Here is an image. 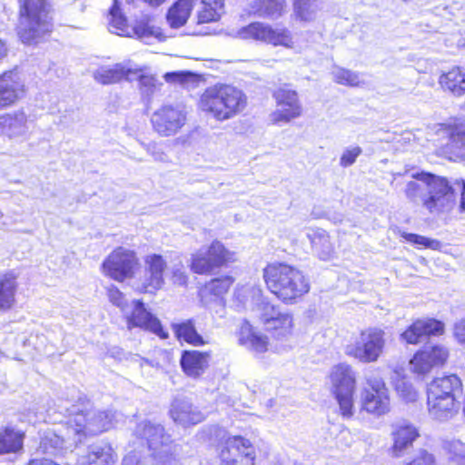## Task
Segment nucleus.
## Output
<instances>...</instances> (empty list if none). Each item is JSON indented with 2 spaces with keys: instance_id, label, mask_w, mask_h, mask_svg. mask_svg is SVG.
<instances>
[{
  "instance_id": "4468645a",
  "label": "nucleus",
  "mask_w": 465,
  "mask_h": 465,
  "mask_svg": "<svg viewBox=\"0 0 465 465\" xmlns=\"http://www.w3.org/2000/svg\"><path fill=\"white\" fill-rule=\"evenodd\" d=\"M186 113L179 106L163 105L152 115L153 130L162 136L176 134L186 123Z\"/></svg>"
},
{
  "instance_id": "e433bc0d",
  "label": "nucleus",
  "mask_w": 465,
  "mask_h": 465,
  "mask_svg": "<svg viewBox=\"0 0 465 465\" xmlns=\"http://www.w3.org/2000/svg\"><path fill=\"white\" fill-rule=\"evenodd\" d=\"M131 30L138 38L159 37L163 35L161 27L156 24L155 19L151 16L137 20Z\"/></svg>"
},
{
  "instance_id": "0eeeda50",
  "label": "nucleus",
  "mask_w": 465,
  "mask_h": 465,
  "mask_svg": "<svg viewBox=\"0 0 465 465\" xmlns=\"http://www.w3.org/2000/svg\"><path fill=\"white\" fill-rule=\"evenodd\" d=\"M385 332L377 328L366 329L348 344L345 353L362 363L376 362L383 353Z\"/></svg>"
},
{
  "instance_id": "9b49d317",
  "label": "nucleus",
  "mask_w": 465,
  "mask_h": 465,
  "mask_svg": "<svg viewBox=\"0 0 465 465\" xmlns=\"http://www.w3.org/2000/svg\"><path fill=\"white\" fill-rule=\"evenodd\" d=\"M219 457L221 465H254L256 452L249 439L235 435L225 440Z\"/></svg>"
},
{
  "instance_id": "bf43d9fd",
  "label": "nucleus",
  "mask_w": 465,
  "mask_h": 465,
  "mask_svg": "<svg viewBox=\"0 0 465 465\" xmlns=\"http://www.w3.org/2000/svg\"><path fill=\"white\" fill-rule=\"evenodd\" d=\"M460 458H449L448 465H465V458L462 459V462Z\"/></svg>"
},
{
  "instance_id": "dca6fc26",
  "label": "nucleus",
  "mask_w": 465,
  "mask_h": 465,
  "mask_svg": "<svg viewBox=\"0 0 465 465\" xmlns=\"http://www.w3.org/2000/svg\"><path fill=\"white\" fill-rule=\"evenodd\" d=\"M449 357V351L442 345H430L417 351L410 361L411 370L417 375H426L434 367L443 365Z\"/></svg>"
},
{
  "instance_id": "7c9ffc66",
  "label": "nucleus",
  "mask_w": 465,
  "mask_h": 465,
  "mask_svg": "<svg viewBox=\"0 0 465 465\" xmlns=\"http://www.w3.org/2000/svg\"><path fill=\"white\" fill-rule=\"evenodd\" d=\"M439 84L452 95L462 96L465 94V72L460 67H454L440 76Z\"/></svg>"
},
{
  "instance_id": "b1692460",
  "label": "nucleus",
  "mask_w": 465,
  "mask_h": 465,
  "mask_svg": "<svg viewBox=\"0 0 465 465\" xmlns=\"http://www.w3.org/2000/svg\"><path fill=\"white\" fill-rule=\"evenodd\" d=\"M444 325L441 322L434 319H420L415 321L401 338L409 344L419 343L423 337L438 335L443 332Z\"/></svg>"
},
{
  "instance_id": "7ed1b4c3",
  "label": "nucleus",
  "mask_w": 465,
  "mask_h": 465,
  "mask_svg": "<svg viewBox=\"0 0 465 465\" xmlns=\"http://www.w3.org/2000/svg\"><path fill=\"white\" fill-rule=\"evenodd\" d=\"M415 181L407 183L406 196L416 201L428 191V197L423 198V205L432 214H439L450 211L454 206V192L448 181L443 177L434 176L430 173H417L413 175Z\"/></svg>"
},
{
  "instance_id": "a18cd8bd",
  "label": "nucleus",
  "mask_w": 465,
  "mask_h": 465,
  "mask_svg": "<svg viewBox=\"0 0 465 465\" xmlns=\"http://www.w3.org/2000/svg\"><path fill=\"white\" fill-rule=\"evenodd\" d=\"M140 70V73H137V74L133 76V80L136 79L139 84V88L147 94H153L157 86L158 82L155 76L152 74H145L143 73L142 68H138Z\"/></svg>"
},
{
  "instance_id": "72a5a7b5",
  "label": "nucleus",
  "mask_w": 465,
  "mask_h": 465,
  "mask_svg": "<svg viewBox=\"0 0 465 465\" xmlns=\"http://www.w3.org/2000/svg\"><path fill=\"white\" fill-rule=\"evenodd\" d=\"M202 6L197 11L196 22L205 25L218 22L224 8V0H201Z\"/></svg>"
},
{
  "instance_id": "20e7f679",
  "label": "nucleus",
  "mask_w": 465,
  "mask_h": 465,
  "mask_svg": "<svg viewBox=\"0 0 465 465\" xmlns=\"http://www.w3.org/2000/svg\"><path fill=\"white\" fill-rule=\"evenodd\" d=\"M331 393L334 396L341 415L344 419L353 416V395L356 389V375L352 367L347 363L333 366L330 372Z\"/></svg>"
},
{
  "instance_id": "58836bf2",
  "label": "nucleus",
  "mask_w": 465,
  "mask_h": 465,
  "mask_svg": "<svg viewBox=\"0 0 465 465\" xmlns=\"http://www.w3.org/2000/svg\"><path fill=\"white\" fill-rule=\"evenodd\" d=\"M321 5V0H295L296 16L302 21H312L316 17Z\"/></svg>"
},
{
  "instance_id": "1a4fd4ad",
  "label": "nucleus",
  "mask_w": 465,
  "mask_h": 465,
  "mask_svg": "<svg viewBox=\"0 0 465 465\" xmlns=\"http://www.w3.org/2000/svg\"><path fill=\"white\" fill-rule=\"evenodd\" d=\"M143 437L146 440L152 458L159 465H171L177 460L176 445L165 435L163 428L147 424L143 428Z\"/></svg>"
},
{
  "instance_id": "c03bdc74",
  "label": "nucleus",
  "mask_w": 465,
  "mask_h": 465,
  "mask_svg": "<svg viewBox=\"0 0 465 465\" xmlns=\"http://www.w3.org/2000/svg\"><path fill=\"white\" fill-rule=\"evenodd\" d=\"M26 117L23 111L0 114V127L13 129L25 123Z\"/></svg>"
},
{
  "instance_id": "aec40b11",
  "label": "nucleus",
  "mask_w": 465,
  "mask_h": 465,
  "mask_svg": "<svg viewBox=\"0 0 465 465\" xmlns=\"http://www.w3.org/2000/svg\"><path fill=\"white\" fill-rule=\"evenodd\" d=\"M392 445L391 455L394 458L402 457L412 447L413 442L420 436L418 429L409 421H400L392 427Z\"/></svg>"
},
{
  "instance_id": "a878e982",
  "label": "nucleus",
  "mask_w": 465,
  "mask_h": 465,
  "mask_svg": "<svg viewBox=\"0 0 465 465\" xmlns=\"http://www.w3.org/2000/svg\"><path fill=\"white\" fill-rule=\"evenodd\" d=\"M18 279L19 274L14 270L0 274V312H8L16 307Z\"/></svg>"
},
{
  "instance_id": "9d476101",
  "label": "nucleus",
  "mask_w": 465,
  "mask_h": 465,
  "mask_svg": "<svg viewBox=\"0 0 465 465\" xmlns=\"http://www.w3.org/2000/svg\"><path fill=\"white\" fill-rule=\"evenodd\" d=\"M143 277L138 291L143 294L156 295L165 286V274L168 269L166 258L156 252L146 254L143 259Z\"/></svg>"
},
{
  "instance_id": "052dcab7",
  "label": "nucleus",
  "mask_w": 465,
  "mask_h": 465,
  "mask_svg": "<svg viewBox=\"0 0 465 465\" xmlns=\"http://www.w3.org/2000/svg\"><path fill=\"white\" fill-rule=\"evenodd\" d=\"M146 4H148L150 6H159L163 5L167 0H143Z\"/></svg>"
},
{
  "instance_id": "c756f323",
  "label": "nucleus",
  "mask_w": 465,
  "mask_h": 465,
  "mask_svg": "<svg viewBox=\"0 0 465 465\" xmlns=\"http://www.w3.org/2000/svg\"><path fill=\"white\" fill-rule=\"evenodd\" d=\"M172 329L177 341L194 347H201L207 342L198 332L193 319L172 324Z\"/></svg>"
},
{
  "instance_id": "2f4dec72",
  "label": "nucleus",
  "mask_w": 465,
  "mask_h": 465,
  "mask_svg": "<svg viewBox=\"0 0 465 465\" xmlns=\"http://www.w3.org/2000/svg\"><path fill=\"white\" fill-rule=\"evenodd\" d=\"M108 28L118 35H130L131 26L127 17L122 11L120 0H113L112 5L108 10Z\"/></svg>"
},
{
  "instance_id": "6e6552de",
  "label": "nucleus",
  "mask_w": 465,
  "mask_h": 465,
  "mask_svg": "<svg viewBox=\"0 0 465 465\" xmlns=\"http://www.w3.org/2000/svg\"><path fill=\"white\" fill-rule=\"evenodd\" d=\"M361 411L376 417L388 413L391 410L389 390L381 378L368 377L360 394Z\"/></svg>"
},
{
  "instance_id": "f3484780",
  "label": "nucleus",
  "mask_w": 465,
  "mask_h": 465,
  "mask_svg": "<svg viewBox=\"0 0 465 465\" xmlns=\"http://www.w3.org/2000/svg\"><path fill=\"white\" fill-rule=\"evenodd\" d=\"M257 311L260 322L266 327V331L270 332L272 338L280 339L287 334L289 328L287 314L282 313L273 305L265 302L257 304Z\"/></svg>"
},
{
  "instance_id": "412c9836",
  "label": "nucleus",
  "mask_w": 465,
  "mask_h": 465,
  "mask_svg": "<svg viewBox=\"0 0 465 465\" xmlns=\"http://www.w3.org/2000/svg\"><path fill=\"white\" fill-rule=\"evenodd\" d=\"M263 278L266 286L272 292L280 298L286 294L291 285V267L284 263H271L263 270Z\"/></svg>"
},
{
  "instance_id": "3c124183",
  "label": "nucleus",
  "mask_w": 465,
  "mask_h": 465,
  "mask_svg": "<svg viewBox=\"0 0 465 465\" xmlns=\"http://www.w3.org/2000/svg\"><path fill=\"white\" fill-rule=\"evenodd\" d=\"M407 465H435V459L433 455L427 450H420Z\"/></svg>"
},
{
  "instance_id": "4be33fe9",
  "label": "nucleus",
  "mask_w": 465,
  "mask_h": 465,
  "mask_svg": "<svg viewBox=\"0 0 465 465\" xmlns=\"http://www.w3.org/2000/svg\"><path fill=\"white\" fill-rule=\"evenodd\" d=\"M444 132L449 137L445 153L450 160L456 161L465 157V120L455 119L444 124Z\"/></svg>"
},
{
  "instance_id": "473e14b6",
  "label": "nucleus",
  "mask_w": 465,
  "mask_h": 465,
  "mask_svg": "<svg viewBox=\"0 0 465 465\" xmlns=\"http://www.w3.org/2000/svg\"><path fill=\"white\" fill-rule=\"evenodd\" d=\"M194 5L183 0H175L166 12V21L172 28L183 26L190 18Z\"/></svg>"
},
{
  "instance_id": "393cba45",
  "label": "nucleus",
  "mask_w": 465,
  "mask_h": 465,
  "mask_svg": "<svg viewBox=\"0 0 465 465\" xmlns=\"http://www.w3.org/2000/svg\"><path fill=\"white\" fill-rule=\"evenodd\" d=\"M238 343L257 353H264L269 348V338L260 333L247 320L241 322L238 332Z\"/></svg>"
},
{
  "instance_id": "39448f33",
  "label": "nucleus",
  "mask_w": 465,
  "mask_h": 465,
  "mask_svg": "<svg viewBox=\"0 0 465 465\" xmlns=\"http://www.w3.org/2000/svg\"><path fill=\"white\" fill-rule=\"evenodd\" d=\"M139 265V257L134 250L117 246L103 261L101 271L109 279L124 282L135 276Z\"/></svg>"
},
{
  "instance_id": "bb28decb",
  "label": "nucleus",
  "mask_w": 465,
  "mask_h": 465,
  "mask_svg": "<svg viewBox=\"0 0 465 465\" xmlns=\"http://www.w3.org/2000/svg\"><path fill=\"white\" fill-rule=\"evenodd\" d=\"M140 73L139 69L126 67L122 64L113 66H102L94 73V78L103 85L114 84L122 81H132L133 76Z\"/></svg>"
},
{
  "instance_id": "a19ab883",
  "label": "nucleus",
  "mask_w": 465,
  "mask_h": 465,
  "mask_svg": "<svg viewBox=\"0 0 465 465\" xmlns=\"http://www.w3.org/2000/svg\"><path fill=\"white\" fill-rule=\"evenodd\" d=\"M395 390L398 395L406 402H414L419 398L418 391L410 381L404 379L396 381Z\"/></svg>"
},
{
  "instance_id": "2eb2a0df",
  "label": "nucleus",
  "mask_w": 465,
  "mask_h": 465,
  "mask_svg": "<svg viewBox=\"0 0 465 465\" xmlns=\"http://www.w3.org/2000/svg\"><path fill=\"white\" fill-rule=\"evenodd\" d=\"M25 94V84L16 71L7 70L0 74V110L15 106Z\"/></svg>"
},
{
  "instance_id": "ea45409f",
  "label": "nucleus",
  "mask_w": 465,
  "mask_h": 465,
  "mask_svg": "<svg viewBox=\"0 0 465 465\" xmlns=\"http://www.w3.org/2000/svg\"><path fill=\"white\" fill-rule=\"evenodd\" d=\"M331 76L335 83L346 86L356 87L362 84L358 73L339 66L333 67Z\"/></svg>"
},
{
  "instance_id": "69168bd1",
  "label": "nucleus",
  "mask_w": 465,
  "mask_h": 465,
  "mask_svg": "<svg viewBox=\"0 0 465 465\" xmlns=\"http://www.w3.org/2000/svg\"><path fill=\"white\" fill-rule=\"evenodd\" d=\"M404 2H407L408 0H403Z\"/></svg>"
},
{
  "instance_id": "603ef678",
  "label": "nucleus",
  "mask_w": 465,
  "mask_h": 465,
  "mask_svg": "<svg viewBox=\"0 0 465 465\" xmlns=\"http://www.w3.org/2000/svg\"><path fill=\"white\" fill-rule=\"evenodd\" d=\"M453 335L457 342L465 348V317L454 324Z\"/></svg>"
},
{
  "instance_id": "13d9d810",
  "label": "nucleus",
  "mask_w": 465,
  "mask_h": 465,
  "mask_svg": "<svg viewBox=\"0 0 465 465\" xmlns=\"http://www.w3.org/2000/svg\"><path fill=\"white\" fill-rule=\"evenodd\" d=\"M295 95V93L292 92V118H295L297 116H300L302 114V108L300 104L296 103L293 96Z\"/></svg>"
},
{
  "instance_id": "5fc2aeb1",
  "label": "nucleus",
  "mask_w": 465,
  "mask_h": 465,
  "mask_svg": "<svg viewBox=\"0 0 465 465\" xmlns=\"http://www.w3.org/2000/svg\"><path fill=\"white\" fill-rule=\"evenodd\" d=\"M454 192V201L456 200V193L459 191L461 195L460 209L465 212V181L457 180L454 186L450 185Z\"/></svg>"
},
{
  "instance_id": "de8ad7c7",
  "label": "nucleus",
  "mask_w": 465,
  "mask_h": 465,
  "mask_svg": "<svg viewBox=\"0 0 465 465\" xmlns=\"http://www.w3.org/2000/svg\"><path fill=\"white\" fill-rule=\"evenodd\" d=\"M449 458H465V444L459 440H453L445 443ZM462 461V460H460Z\"/></svg>"
},
{
  "instance_id": "6ab92c4d",
  "label": "nucleus",
  "mask_w": 465,
  "mask_h": 465,
  "mask_svg": "<svg viewBox=\"0 0 465 465\" xmlns=\"http://www.w3.org/2000/svg\"><path fill=\"white\" fill-rule=\"evenodd\" d=\"M169 416L176 424L183 427L194 426L205 419L202 410L187 399L174 400L171 404Z\"/></svg>"
},
{
  "instance_id": "0e129e2a",
  "label": "nucleus",
  "mask_w": 465,
  "mask_h": 465,
  "mask_svg": "<svg viewBox=\"0 0 465 465\" xmlns=\"http://www.w3.org/2000/svg\"><path fill=\"white\" fill-rule=\"evenodd\" d=\"M179 76V74L177 73H172V74H167L165 75V78L168 80L170 77H178Z\"/></svg>"
},
{
  "instance_id": "49530a36",
  "label": "nucleus",
  "mask_w": 465,
  "mask_h": 465,
  "mask_svg": "<svg viewBox=\"0 0 465 465\" xmlns=\"http://www.w3.org/2000/svg\"><path fill=\"white\" fill-rule=\"evenodd\" d=\"M361 153L362 150L360 146L346 148L340 158V165L342 167L352 165Z\"/></svg>"
},
{
  "instance_id": "a211bd4d",
  "label": "nucleus",
  "mask_w": 465,
  "mask_h": 465,
  "mask_svg": "<svg viewBox=\"0 0 465 465\" xmlns=\"http://www.w3.org/2000/svg\"><path fill=\"white\" fill-rule=\"evenodd\" d=\"M240 34L243 39L265 42L273 45H286L288 40L286 29H272L260 22L247 25L241 29Z\"/></svg>"
},
{
  "instance_id": "79ce46f5",
  "label": "nucleus",
  "mask_w": 465,
  "mask_h": 465,
  "mask_svg": "<svg viewBox=\"0 0 465 465\" xmlns=\"http://www.w3.org/2000/svg\"><path fill=\"white\" fill-rule=\"evenodd\" d=\"M401 236L414 245H420L431 250H439L441 246L440 242L438 240L427 238L425 236L415 233L403 232L401 233Z\"/></svg>"
},
{
  "instance_id": "864d4df0",
  "label": "nucleus",
  "mask_w": 465,
  "mask_h": 465,
  "mask_svg": "<svg viewBox=\"0 0 465 465\" xmlns=\"http://www.w3.org/2000/svg\"><path fill=\"white\" fill-rule=\"evenodd\" d=\"M172 282L175 286H187L188 274L181 269H173L171 274Z\"/></svg>"
},
{
  "instance_id": "c9c22d12",
  "label": "nucleus",
  "mask_w": 465,
  "mask_h": 465,
  "mask_svg": "<svg viewBox=\"0 0 465 465\" xmlns=\"http://www.w3.org/2000/svg\"><path fill=\"white\" fill-rule=\"evenodd\" d=\"M314 251L321 260L328 261L333 257L334 248L330 236L323 230H318L311 237Z\"/></svg>"
},
{
  "instance_id": "f03ea898",
  "label": "nucleus",
  "mask_w": 465,
  "mask_h": 465,
  "mask_svg": "<svg viewBox=\"0 0 465 465\" xmlns=\"http://www.w3.org/2000/svg\"><path fill=\"white\" fill-rule=\"evenodd\" d=\"M247 97L237 87L216 83L206 87L200 94L197 108L204 115L217 122L232 119L246 108Z\"/></svg>"
},
{
  "instance_id": "4d7b16f0",
  "label": "nucleus",
  "mask_w": 465,
  "mask_h": 465,
  "mask_svg": "<svg viewBox=\"0 0 465 465\" xmlns=\"http://www.w3.org/2000/svg\"><path fill=\"white\" fill-rule=\"evenodd\" d=\"M272 121L274 123H279L281 121L288 122L290 120V114L289 112L281 113V112H274L272 114Z\"/></svg>"
},
{
  "instance_id": "cd10ccee",
  "label": "nucleus",
  "mask_w": 465,
  "mask_h": 465,
  "mask_svg": "<svg viewBox=\"0 0 465 465\" xmlns=\"http://www.w3.org/2000/svg\"><path fill=\"white\" fill-rule=\"evenodd\" d=\"M26 434L15 426H4L0 429V456L18 454L24 450Z\"/></svg>"
},
{
  "instance_id": "ddd939ff",
  "label": "nucleus",
  "mask_w": 465,
  "mask_h": 465,
  "mask_svg": "<svg viewBox=\"0 0 465 465\" xmlns=\"http://www.w3.org/2000/svg\"><path fill=\"white\" fill-rule=\"evenodd\" d=\"M458 398L454 394L427 387L428 412L431 419L447 421L456 416L460 410Z\"/></svg>"
},
{
  "instance_id": "f704fd0d",
  "label": "nucleus",
  "mask_w": 465,
  "mask_h": 465,
  "mask_svg": "<svg viewBox=\"0 0 465 465\" xmlns=\"http://www.w3.org/2000/svg\"><path fill=\"white\" fill-rule=\"evenodd\" d=\"M234 282V277L228 274L214 277L203 284L202 292L205 296L223 298L229 292Z\"/></svg>"
},
{
  "instance_id": "8fccbe9b",
  "label": "nucleus",
  "mask_w": 465,
  "mask_h": 465,
  "mask_svg": "<svg viewBox=\"0 0 465 465\" xmlns=\"http://www.w3.org/2000/svg\"><path fill=\"white\" fill-rule=\"evenodd\" d=\"M107 296L109 301L115 306L120 308L124 306V295L116 286H111L107 289Z\"/></svg>"
},
{
  "instance_id": "e2e57ef3",
  "label": "nucleus",
  "mask_w": 465,
  "mask_h": 465,
  "mask_svg": "<svg viewBox=\"0 0 465 465\" xmlns=\"http://www.w3.org/2000/svg\"><path fill=\"white\" fill-rule=\"evenodd\" d=\"M153 155L154 157V160L156 161H161V162H163L165 161V154L164 153L161 152V153H153Z\"/></svg>"
},
{
  "instance_id": "f8f14e48",
  "label": "nucleus",
  "mask_w": 465,
  "mask_h": 465,
  "mask_svg": "<svg viewBox=\"0 0 465 465\" xmlns=\"http://www.w3.org/2000/svg\"><path fill=\"white\" fill-rule=\"evenodd\" d=\"M132 304L133 310L125 318L128 330L139 328L161 340L169 338V332L163 328L160 319L146 309L142 300H134Z\"/></svg>"
},
{
  "instance_id": "4c0bfd02",
  "label": "nucleus",
  "mask_w": 465,
  "mask_h": 465,
  "mask_svg": "<svg viewBox=\"0 0 465 465\" xmlns=\"http://www.w3.org/2000/svg\"><path fill=\"white\" fill-rule=\"evenodd\" d=\"M428 386L450 392V394H454L456 397H460L462 391V382L455 374L435 378Z\"/></svg>"
},
{
  "instance_id": "37998d69",
  "label": "nucleus",
  "mask_w": 465,
  "mask_h": 465,
  "mask_svg": "<svg viewBox=\"0 0 465 465\" xmlns=\"http://www.w3.org/2000/svg\"><path fill=\"white\" fill-rule=\"evenodd\" d=\"M310 291L309 279L301 272L292 268V299Z\"/></svg>"
},
{
  "instance_id": "680f3d73",
  "label": "nucleus",
  "mask_w": 465,
  "mask_h": 465,
  "mask_svg": "<svg viewBox=\"0 0 465 465\" xmlns=\"http://www.w3.org/2000/svg\"><path fill=\"white\" fill-rule=\"evenodd\" d=\"M7 54L5 44L0 40V60H2Z\"/></svg>"
},
{
  "instance_id": "6e6d98bb",
  "label": "nucleus",
  "mask_w": 465,
  "mask_h": 465,
  "mask_svg": "<svg viewBox=\"0 0 465 465\" xmlns=\"http://www.w3.org/2000/svg\"><path fill=\"white\" fill-rule=\"evenodd\" d=\"M26 465H60L54 460L45 457L30 459Z\"/></svg>"
},
{
  "instance_id": "f257e3e1",
  "label": "nucleus",
  "mask_w": 465,
  "mask_h": 465,
  "mask_svg": "<svg viewBox=\"0 0 465 465\" xmlns=\"http://www.w3.org/2000/svg\"><path fill=\"white\" fill-rule=\"evenodd\" d=\"M53 0H17L15 26L18 39L25 45H35L54 29Z\"/></svg>"
},
{
  "instance_id": "c85d7f7f",
  "label": "nucleus",
  "mask_w": 465,
  "mask_h": 465,
  "mask_svg": "<svg viewBox=\"0 0 465 465\" xmlns=\"http://www.w3.org/2000/svg\"><path fill=\"white\" fill-rule=\"evenodd\" d=\"M116 454L109 444L93 445L81 457L80 465H114Z\"/></svg>"
},
{
  "instance_id": "09e8293b",
  "label": "nucleus",
  "mask_w": 465,
  "mask_h": 465,
  "mask_svg": "<svg viewBox=\"0 0 465 465\" xmlns=\"http://www.w3.org/2000/svg\"><path fill=\"white\" fill-rule=\"evenodd\" d=\"M263 5V14L272 15L281 14L283 10V0H262Z\"/></svg>"
},
{
  "instance_id": "5701e85b",
  "label": "nucleus",
  "mask_w": 465,
  "mask_h": 465,
  "mask_svg": "<svg viewBox=\"0 0 465 465\" xmlns=\"http://www.w3.org/2000/svg\"><path fill=\"white\" fill-rule=\"evenodd\" d=\"M211 359L210 351L184 350L180 357L181 369L186 376L198 378L209 367Z\"/></svg>"
},
{
  "instance_id": "423d86ee",
  "label": "nucleus",
  "mask_w": 465,
  "mask_h": 465,
  "mask_svg": "<svg viewBox=\"0 0 465 465\" xmlns=\"http://www.w3.org/2000/svg\"><path fill=\"white\" fill-rule=\"evenodd\" d=\"M235 261L234 252L230 251L221 241L213 240L204 252L192 254L189 268L195 274L210 275Z\"/></svg>"
}]
</instances>
